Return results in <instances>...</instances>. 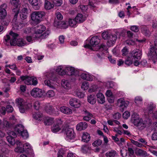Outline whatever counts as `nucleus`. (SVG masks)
I'll return each instance as SVG.
<instances>
[{
	"mask_svg": "<svg viewBox=\"0 0 157 157\" xmlns=\"http://www.w3.org/2000/svg\"><path fill=\"white\" fill-rule=\"evenodd\" d=\"M154 42V45L150 46L147 55L149 59L155 63L157 60V40H155Z\"/></svg>",
	"mask_w": 157,
	"mask_h": 157,
	"instance_id": "obj_5",
	"label": "nucleus"
},
{
	"mask_svg": "<svg viewBox=\"0 0 157 157\" xmlns=\"http://www.w3.org/2000/svg\"><path fill=\"white\" fill-rule=\"evenodd\" d=\"M45 111L47 113L50 115H57L59 114L58 109L51 105H47L45 107Z\"/></svg>",
	"mask_w": 157,
	"mask_h": 157,
	"instance_id": "obj_12",
	"label": "nucleus"
},
{
	"mask_svg": "<svg viewBox=\"0 0 157 157\" xmlns=\"http://www.w3.org/2000/svg\"><path fill=\"white\" fill-rule=\"evenodd\" d=\"M142 32L145 36H149L150 32L148 29L146 27H143L141 28Z\"/></svg>",
	"mask_w": 157,
	"mask_h": 157,
	"instance_id": "obj_36",
	"label": "nucleus"
},
{
	"mask_svg": "<svg viewBox=\"0 0 157 157\" xmlns=\"http://www.w3.org/2000/svg\"><path fill=\"white\" fill-rule=\"evenodd\" d=\"M21 80L24 81V83L27 85L32 84V77H30L27 75L22 76L20 77Z\"/></svg>",
	"mask_w": 157,
	"mask_h": 157,
	"instance_id": "obj_23",
	"label": "nucleus"
},
{
	"mask_svg": "<svg viewBox=\"0 0 157 157\" xmlns=\"http://www.w3.org/2000/svg\"><path fill=\"white\" fill-rule=\"evenodd\" d=\"M32 96L35 98H40L43 95L42 90L38 88H34L30 92Z\"/></svg>",
	"mask_w": 157,
	"mask_h": 157,
	"instance_id": "obj_13",
	"label": "nucleus"
},
{
	"mask_svg": "<svg viewBox=\"0 0 157 157\" xmlns=\"http://www.w3.org/2000/svg\"><path fill=\"white\" fill-rule=\"evenodd\" d=\"M82 151L84 153H86L88 152L91 149L88 145H83L82 147Z\"/></svg>",
	"mask_w": 157,
	"mask_h": 157,
	"instance_id": "obj_37",
	"label": "nucleus"
},
{
	"mask_svg": "<svg viewBox=\"0 0 157 157\" xmlns=\"http://www.w3.org/2000/svg\"><path fill=\"white\" fill-rule=\"evenodd\" d=\"M8 136L6 137L7 141L10 144L14 145L15 143L14 138L17 137L16 134L13 131H9L8 132Z\"/></svg>",
	"mask_w": 157,
	"mask_h": 157,
	"instance_id": "obj_11",
	"label": "nucleus"
},
{
	"mask_svg": "<svg viewBox=\"0 0 157 157\" xmlns=\"http://www.w3.org/2000/svg\"><path fill=\"white\" fill-rule=\"evenodd\" d=\"M11 4L13 5L12 9V14L14 16L12 21V25L15 29H19V26L17 21L18 15L20 12V4L19 0H10Z\"/></svg>",
	"mask_w": 157,
	"mask_h": 157,
	"instance_id": "obj_2",
	"label": "nucleus"
},
{
	"mask_svg": "<svg viewBox=\"0 0 157 157\" xmlns=\"http://www.w3.org/2000/svg\"><path fill=\"white\" fill-rule=\"evenodd\" d=\"M20 135L25 139L29 137V135L26 130H24Z\"/></svg>",
	"mask_w": 157,
	"mask_h": 157,
	"instance_id": "obj_51",
	"label": "nucleus"
},
{
	"mask_svg": "<svg viewBox=\"0 0 157 157\" xmlns=\"http://www.w3.org/2000/svg\"><path fill=\"white\" fill-rule=\"evenodd\" d=\"M13 108L11 105H8L7 106L6 110L8 113H11L13 111Z\"/></svg>",
	"mask_w": 157,
	"mask_h": 157,
	"instance_id": "obj_62",
	"label": "nucleus"
},
{
	"mask_svg": "<svg viewBox=\"0 0 157 157\" xmlns=\"http://www.w3.org/2000/svg\"><path fill=\"white\" fill-rule=\"evenodd\" d=\"M88 126L86 123L85 122H81L79 123L77 125L76 128L77 130L81 131L85 129Z\"/></svg>",
	"mask_w": 157,
	"mask_h": 157,
	"instance_id": "obj_24",
	"label": "nucleus"
},
{
	"mask_svg": "<svg viewBox=\"0 0 157 157\" xmlns=\"http://www.w3.org/2000/svg\"><path fill=\"white\" fill-rule=\"evenodd\" d=\"M128 157H136L134 154V151L133 149L131 147H128Z\"/></svg>",
	"mask_w": 157,
	"mask_h": 157,
	"instance_id": "obj_43",
	"label": "nucleus"
},
{
	"mask_svg": "<svg viewBox=\"0 0 157 157\" xmlns=\"http://www.w3.org/2000/svg\"><path fill=\"white\" fill-rule=\"evenodd\" d=\"M61 84L62 86L66 89H68L70 87V85L68 81L65 79L62 80Z\"/></svg>",
	"mask_w": 157,
	"mask_h": 157,
	"instance_id": "obj_31",
	"label": "nucleus"
},
{
	"mask_svg": "<svg viewBox=\"0 0 157 157\" xmlns=\"http://www.w3.org/2000/svg\"><path fill=\"white\" fill-rule=\"evenodd\" d=\"M40 102L38 101H35L33 104L34 108L36 110L39 109L40 107Z\"/></svg>",
	"mask_w": 157,
	"mask_h": 157,
	"instance_id": "obj_59",
	"label": "nucleus"
},
{
	"mask_svg": "<svg viewBox=\"0 0 157 157\" xmlns=\"http://www.w3.org/2000/svg\"><path fill=\"white\" fill-rule=\"evenodd\" d=\"M131 142L134 144L139 147H141L143 146L142 144L140 143L137 141L133 140H131Z\"/></svg>",
	"mask_w": 157,
	"mask_h": 157,
	"instance_id": "obj_58",
	"label": "nucleus"
},
{
	"mask_svg": "<svg viewBox=\"0 0 157 157\" xmlns=\"http://www.w3.org/2000/svg\"><path fill=\"white\" fill-rule=\"evenodd\" d=\"M116 151L114 150H111L110 151H108L105 154L106 157H114L117 155Z\"/></svg>",
	"mask_w": 157,
	"mask_h": 157,
	"instance_id": "obj_35",
	"label": "nucleus"
},
{
	"mask_svg": "<svg viewBox=\"0 0 157 157\" xmlns=\"http://www.w3.org/2000/svg\"><path fill=\"white\" fill-rule=\"evenodd\" d=\"M121 52L123 56H126L128 54L129 51L127 48L125 47L122 50Z\"/></svg>",
	"mask_w": 157,
	"mask_h": 157,
	"instance_id": "obj_49",
	"label": "nucleus"
},
{
	"mask_svg": "<svg viewBox=\"0 0 157 157\" xmlns=\"http://www.w3.org/2000/svg\"><path fill=\"white\" fill-rule=\"evenodd\" d=\"M82 114L83 115V119L85 121H89L93 117L92 114L86 109L83 110Z\"/></svg>",
	"mask_w": 157,
	"mask_h": 157,
	"instance_id": "obj_19",
	"label": "nucleus"
},
{
	"mask_svg": "<svg viewBox=\"0 0 157 157\" xmlns=\"http://www.w3.org/2000/svg\"><path fill=\"white\" fill-rule=\"evenodd\" d=\"M1 19V22L2 25L3 26L8 25L10 22V20L7 18H4Z\"/></svg>",
	"mask_w": 157,
	"mask_h": 157,
	"instance_id": "obj_39",
	"label": "nucleus"
},
{
	"mask_svg": "<svg viewBox=\"0 0 157 157\" xmlns=\"http://www.w3.org/2000/svg\"><path fill=\"white\" fill-rule=\"evenodd\" d=\"M130 114L128 111H126L124 112L123 114V117L124 119H127L130 116Z\"/></svg>",
	"mask_w": 157,
	"mask_h": 157,
	"instance_id": "obj_63",
	"label": "nucleus"
},
{
	"mask_svg": "<svg viewBox=\"0 0 157 157\" xmlns=\"http://www.w3.org/2000/svg\"><path fill=\"white\" fill-rule=\"evenodd\" d=\"M75 20L77 22L79 23H82L86 19L83 16V15L80 13L78 14L75 17Z\"/></svg>",
	"mask_w": 157,
	"mask_h": 157,
	"instance_id": "obj_28",
	"label": "nucleus"
},
{
	"mask_svg": "<svg viewBox=\"0 0 157 157\" xmlns=\"http://www.w3.org/2000/svg\"><path fill=\"white\" fill-rule=\"evenodd\" d=\"M57 25L58 26L61 25V26L65 29L67 27L68 25L67 23L66 22H57Z\"/></svg>",
	"mask_w": 157,
	"mask_h": 157,
	"instance_id": "obj_50",
	"label": "nucleus"
},
{
	"mask_svg": "<svg viewBox=\"0 0 157 157\" xmlns=\"http://www.w3.org/2000/svg\"><path fill=\"white\" fill-rule=\"evenodd\" d=\"M54 118H49L47 119L46 123V124L49 125L52 124L54 122Z\"/></svg>",
	"mask_w": 157,
	"mask_h": 157,
	"instance_id": "obj_61",
	"label": "nucleus"
},
{
	"mask_svg": "<svg viewBox=\"0 0 157 157\" xmlns=\"http://www.w3.org/2000/svg\"><path fill=\"white\" fill-rule=\"evenodd\" d=\"M69 25L71 27H74L76 25L77 22L76 20L72 19H70L68 21Z\"/></svg>",
	"mask_w": 157,
	"mask_h": 157,
	"instance_id": "obj_45",
	"label": "nucleus"
},
{
	"mask_svg": "<svg viewBox=\"0 0 157 157\" xmlns=\"http://www.w3.org/2000/svg\"><path fill=\"white\" fill-rule=\"evenodd\" d=\"M44 7L46 9L49 10L53 7L54 5L52 4L50 2L47 1L45 2Z\"/></svg>",
	"mask_w": 157,
	"mask_h": 157,
	"instance_id": "obj_44",
	"label": "nucleus"
},
{
	"mask_svg": "<svg viewBox=\"0 0 157 157\" xmlns=\"http://www.w3.org/2000/svg\"><path fill=\"white\" fill-rule=\"evenodd\" d=\"M155 105L153 104L149 105L148 107V113L150 114L152 113L153 112V109L155 108Z\"/></svg>",
	"mask_w": 157,
	"mask_h": 157,
	"instance_id": "obj_48",
	"label": "nucleus"
},
{
	"mask_svg": "<svg viewBox=\"0 0 157 157\" xmlns=\"http://www.w3.org/2000/svg\"><path fill=\"white\" fill-rule=\"evenodd\" d=\"M6 145V142L0 138V149L2 152H3L5 151V148Z\"/></svg>",
	"mask_w": 157,
	"mask_h": 157,
	"instance_id": "obj_33",
	"label": "nucleus"
},
{
	"mask_svg": "<svg viewBox=\"0 0 157 157\" xmlns=\"http://www.w3.org/2000/svg\"><path fill=\"white\" fill-rule=\"evenodd\" d=\"M56 72L60 75H63L65 74V70L63 69L62 67L61 66L58 67L56 69Z\"/></svg>",
	"mask_w": 157,
	"mask_h": 157,
	"instance_id": "obj_34",
	"label": "nucleus"
},
{
	"mask_svg": "<svg viewBox=\"0 0 157 157\" xmlns=\"http://www.w3.org/2000/svg\"><path fill=\"white\" fill-rule=\"evenodd\" d=\"M24 130V126L21 124L17 125L15 128V131L20 134Z\"/></svg>",
	"mask_w": 157,
	"mask_h": 157,
	"instance_id": "obj_30",
	"label": "nucleus"
},
{
	"mask_svg": "<svg viewBox=\"0 0 157 157\" xmlns=\"http://www.w3.org/2000/svg\"><path fill=\"white\" fill-rule=\"evenodd\" d=\"M66 138L68 140H70L75 138V134L73 129L71 128L66 127L65 130Z\"/></svg>",
	"mask_w": 157,
	"mask_h": 157,
	"instance_id": "obj_9",
	"label": "nucleus"
},
{
	"mask_svg": "<svg viewBox=\"0 0 157 157\" xmlns=\"http://www.w3.org/2000/svg\"><path fill=\"white\" fill-rule=\"evenodd\" d=\"M125 44L129 45H133L135 44V42L132 40H127L125 42Z\"/></svg>",
	"mask_w": 157,
	"mask_h": 157,
	"instance_id": "obj_60",
	"label": "nucleus"
},
{
	"mask_svg": "<svg viewBox=\"0 0 157 157\" xmlns=\"http://www.w3.org/2000/svg\"><path fill=\"white\" fill-rule=\"evenodd\" d=\"M81 78L90 81L92 80L91 77L86 74L82 73L81 74Z\"/></svg>",
	"mask_w": 157,
	"mask_h": 157,
	"instance_id": "obj_41",
	"label": "nucleus"
},
{
	"mask_svg": "<svg viewBox=\"0 0 157 157\" xmlns=\"http://www.w3.org/2000/svg\"><path fill=\"white\" fill-rule=\"evenodd\" d=\"M117 38V37L115 35H110L107 39L108 40L106 43L107 46L110 47L113 45L115 43Z\"/></svg>",
	"mask_w": 157,
	"mask_h": 157,
	"instance_id": "obj_20",
	"label": "nucleus"
},
{
	"mask_svg": "<svg viewBox=\"0 0 157 157\" xmlns=\"http://www.w3.org/2000/svg\"><path fill=\"white\" fill-rule=\"evenodd\" d=\"M131 121L135 126L140 127V128L141 129H143L146 126V122L143 121L142 119L140 118L139 116L137 114L132 115Z\"/></svg>",
	"mask_w": 157,
	"mask_h": 157,
	"instance_id": "obj_6",
	"label": "nucleus"
},
{
	"mask_svg": "<svg viewBox=\"0 0 157 157\" xmlns=\"http://www.w3.org/2000/svg\"><path fill=\"white\" fill-rule=\"evenodd\" d=\"M60 110L64 113L67 114H70L72 113V110L66 106H62L60 108Z\"/></svg>",
	"mask_w": 157,
	"mask_h": 157,
	"instance_id": "obj_26",
	"label": "nucleus"
},
{
	"mask_svg": "<svg viewBox=\"0 0 157 157\" xmlns=\"http://www.w3.org/2000/svg\"><path fill=\"white\" fill-rule=\"evenodd\" d=\"M16 102L19 107V110L21 113H24L25 110L28 109L30 107V105L21 98L17 99Z\"/></svg>",
	"mask_w": 157,
	"mask_h": 157,
	"instance_id": "obj_8",
	"label": "nucleus"
},
{
	"mask_svg": "<svg viewBox=\"0 0 157 157\" xmlns=\"http://www.w3.org/2000/svg\"><path fill=\"white\" fill-rule=\"evenodd\" d=\"M46 76L48 79L45 80V84L50 88L55 89L56 86L53 82L56 79L55 75L53 73H50L47 74Z\"/></svg>",
	"mask_w": 157,
	"mask_h": 157,
	"instance_id": "obj_7",
	"label": "nucleus"
},
{
	"mask_svg": "<svg viewBox=\"0 0 157 157\" xmlns=\"http://www.w3.org/2000/svg\"><path fill=\"white\" fill-rule=\"evenodd\" d=\"M90 138L89 134L87 132H84L82 136V140L84 142L86 143L89 141Z\"/></svg>",
	"mask_w": 157,
	"mask_h": 157,
	"instance_id": "obj_29",
	"label": "nucleus"
},
{
	"mask_svg": "<svg viewBox=\"0 0 157 157\" xmlns=\"http://www.w3.org/2000/svg\"><path fill=\"white\" fill-rule=\"evenodd\" d=\"M89 84L88 82L85 81L83 82L81 85V88L84 90H87L89 87Z\"/></svg>",
	"mask_w": 157,
	"mask_h": 157,
	"instance_id": "obj_46",
	"label": "nucleus"
},
{
	"mask_svg": "<svg viewBox=\"0 0 157 157\" xmlns=\"http://www.w3.org/2000/svg\"><path fill=\"white\" fill-rule=\"evenodd\" d=\"M25 7H24L19 12V15L21 20H24L26 19L28 17V14L27 7L29 8V5L25 4Z\"/></svg>",
	"mask_w": 157,
	"mask_h": 157,
	"instance_id": "obj_14",
	"label": "nucleus"
},
{
	"mask_svg": "<svg viewBox=\"0 0 157 157\" xmlns=\"http://www.w3.org/2000/svg\"><path fill=\"white\" fill-rule=\"evenodd\" d=\"M110 35L107 32H105L102 33V38L105 40H107L109 36Z\"/></svg>",
	"mask_w": 157,
	"mask_h": 157,
	"instance_id": "obj_54",
	"label": "nucleus"
},
{
	"mask_svg": "<svg viewBox=\"0 0 157 157\" xmlns=\"http://www.w3.org/2000/svg\"><path fill=\"white\" fill-rule=\"evenodd\" d=\"M46 15L44 11H36L33 12L31 15V19L34 24H37L42 21V17Z\"/></svg>",
	"mask_w": 157,
	"mask_h": 157,
	"instance_id": "obj_4",
	"label": "nucleus"
},
{
	"mask_svg": "<svg viewBox=\"0 0 157 157\" xmlns=\"http://www.w3.org/2000/svg\"><path fill=\"white\" fill-rule=\"evenodd\" d=\"M102 143V141L100 139H98L95 140L92 144V145L94 147H98L100 146Z\"/></svg>",
	"mask_w": 157,
	"mask_h": 157,
	"instance_id": "obj_47",
	"label": "nucleus"
},
{
	"mask_svg": "<svg viewBox=\"0 0 157 157\" xmlns=\"http://www.w3.org/2000/svg\"><path fill=\"white\" fill-rule=\"evenodd\" d=\"M96 96L98 102L101 104H103L105 102V97L101 93H99L97 94Z\"/></svg>",
	"mask_w": 157,
	"mask_h": 157,
	"instance_id": "obj_25",
	"label": "nucleus"
},
{
	"mask_svg": "<svg viewBox=\"0 0 157 157\" xmlns=\"http://www.w3.org/2000/svg\"><path fill=\"white\" fill-rule=\"evenodd\" d=\"M46 29L45 27L43 25H39L35 27L34 34L33 35V37L37 40H42L47 38L49 35L50 32L49 30H47L43 34L39 36L37 35L42 33Z\"/></svg>",
	"mask_w": 157,
	"mask_h": 157,
	"instance_id": "obj_3",
	"label": "nucleus"
},
{
	"mask_svg": "<svg viewBox=\"0 0 157 157\" xmlns=\"http://www.w3.org/2000/svg\"><path fill=\"white\" fill-rule=\"evenodd\" d=\"M60 126L59 125H54L51 128L52 131L53 132H58L60 129Z\"/></svg>",
	"mask_w": 157,
	"mask_h": 157,
	"instance_id": "obj_40",
	"label": "nucleus"
},
{
	"mask_svg": "<svg viewBox=\"0 0 157 157\" xmlns=\"http://www.w3.org/2000/svg\"><path fill=\"white\" fill-rule=\"evenodd\" d=\"M7 5L6 4L4 3L0 6V18L2 19L4 18L7 15V12L6 9L7 8Z\"/></svg>",
	"mask_w": 157,
	"mask_h": 157,
	"instance_id": "obj_18",
	"label": "nucleus"
},
{
	"mask_svg": "<svg viewBox=\"0 0 157 157\" xmlns=\"http://www.w3.org/2000/svg\"><path fill=\"white\" fill-rule=\"evenodd\" d=\"M53 3L57 6H60L62 3V0H53Z\"/></svg>",
	"mask_w": 157,
	"mask_h": 157,
	"instance_id": "obj_55",
	"label": "nucleus"
},
{
	"mask_svg": "<svg viewBox=\"0 0 157 157\" xmlns=\"http://www.w3.org/2000/svg\"><path fill=\"white\" fill-rule=\"evenodd\" d=\"M69 104L71 105L75 108H78L80 106L79 101L76 98H73L71 99Z\"/></svg>",
	"mask_w": 157,
	"mask_h": 157,
	"instance_id": "obj_22",
	"label": "nucleus"
},
{
	"mask_svg": "<svg viewBox=\"0 0 157 157\" xmlns=\"http://www.w3.org/2000/svg\"><path fill=\"white\" fill-rule=\"evenodd\" d=\"M100 40L97 36H94L92 37L90 40V45L89 44H87L85 45L84 47L85 48H90L91 46L94 47L97 45L99 42Z\"/></svg>",
	"mask_w": 157,
	"mask_h": 157,
	"instance_id": "obj_17",
	"label": "nucleus"
},
{
	"mask_svg": "<svg viewBox=\"0 0 157 157\" xmlns=\"http://www.w3.org/2000/svg\"><path fill=\"white\" fill-rule=\"evenodd\" d=\"M142 100V99L141 97H136L135 99V102L137 105H139V104L140 103Z\"/></svg>",
	"mask_w": 157,
	"mask_h": 157,
	"instance_id": "obj_52",
	"label": "nucleus"
},
{
	"mask_svg": "<svg viewBox=\"0 0 157 157\" xmlns=\"http://www.w3.org/2000/svg\"><path fill=\"white\" fill-rule=\"evenodd\" d=\"M23 147L24 148L25 151H29L32 150L29 144L28 143H26L24 144Z\"/></svg>",
	"mask_w": 157,
	"mask_h": 157,
	"instance_id": "obj_53",
	"label": "nucleus"
},
{
	"mask_svg": "<svg viewBox=\"0 0 157 157\" xmlns=\"http://www.w3.org/2000/svg\"><path fill=\"white\" fill-rule=\"evenodd\" d=\"M118 105L120 107V110L122 112H123L124 108H126L129 104V102L125 101L123 98L119 99L117 101Z\"/></svg>",
	"mask_w": 157,
	"mask_h": 157,
	"instance_id": "obj_10",
	"label": "nucleus"
},
{
	"mask_svg": "<svg viewBox=\"0 0 157 157\" xmlns=\"http://www.w3.org/2000/svg\"><path fill=\"white\" fill-rule=\"evenodd\" d=\"M23 146V145H21V146L17 147L15 149V151L18 153H23L25 151Z\"/></svg>",
	"mask_w": 157,
	"mask_h": 157,
	"instance_id": "obj_42",
	"label": "nucleus"
},
{
	"mask_svg": "<svg viewBox=\"0 0 157 157\" xmlns=\"http://www.w3.org/2000/svg\"><path fill=\"white\" fill-rule=\"evenodd\" d=\"M47 97L50 98L53 97L55 95V92L52 90H49L46 94Z\"/></svg>",
	"mask_w": 157,
	"mask_h": 157,
	"instance_id": "obj_57",
	"label": "nucleus"
},
{
	"mask_svg": "<svg viewBox=\"0 0 157 157\" xmlns=\"http://www.w3.org/2000/svg\"><path fill=\"white\" fill-rule=\"evenodd\" d=\"M33 116L34 119L38 121H40L42 119V115L41 113L39 112L35 113L33 114Z\"/></svg>",
	"mask_w": 157,
	"mask_h": 157,
	"instance_id": "obj_32",
	"label": "nucleus"
},
{
	"mask_svg": "<svg viewBox=\"0 0 157 157\" xmlns=\"http://www.w3.org/2000/svg\"><path fill=\"white\" fill-rule=\"evenodd\" d=\"M135 153L137 156L147 157L149 155L146 151L139 148H137L136 149L135 151Z\"/></svg>",
	"mask_w": 157,
	"mask_h": 157,
	"instance_id": "obj_21",
	"label": "nucleus"
},
{
	"mask_svg": "<svg viewBox=\"0 0 157 157\" xmlns=\"http://www.w3.org/2000/svg\"><path fill=\"white\" fill-rule=\"evenodd\" d=\"M131 54V57L132 59L139 60L141 59L142 52L136 49L132 51Z\"/></svg>",
	"mask_w": 157,
	"mask_h": 157,
	"instance_id": "obj_15",
	"label": "nucleus"
},
{
	"mask_svg": "<svg viewBox=\"0 0 157 157\" xmlns=\"http://www.w3.org/2000/svg\"><path fill=\"white\" fill-rule=\"evenodd\" d=\"M88 102L92 105L94 104L96 102V100L94 96L90 95L88 98Z\"/></svg>",
	"mask_w": 157,
	"mask_h": 157,
	"instance_id": "obj_38",
	"label": "nucleus"
},
{
	"mask_svg": "<svg viewBox=\"0 0 157 157\" xmlns=\"http://www.w3.org/2000/svg\"><path fill=\"white\" fill-rule=\"evenodd\" d=\"M18 34L11 31L9 35H7L4 38L6 41L8 42L10 40L11 45H17L19 47L24 46L25 44V42L22 38H18Z\"/></svg>",
	"mask_w": 157,
	"mask_h": 157,
	"instance_id": "obj_1",
	"label": "nucleus"
},
{
	"mask_svg": "<svg viewBox=\"0 0 157 157\" xmlns=\"http://www.w3.org/2000/svg\"><path fill=\"white\" fill-rule=\"evenodd\" d=\"M41 4V0H33L32 5L35 9L38 10Z\"/></svg>",
	"mask_w": 157,
	"mask_h": 157,
	"instance_id": "obj_27",
	"label": "nucleus"
},
{
	"mask_svg": "<svg viewBox=\"0 0 157 157\" xmlns=\"http://www.w3.org/2000/svg\"><path fill=\"white\" fill-rule=\"evenodd\" d=\"M65 74L70 76H75L78 74V71L72 67H66L65 69Z\"/></svg>",
	"mask_w": 157,
	"mask_h": 157,
	"instance_id": "obj_16",
	"label": "nucleus"
},
{
	"mask_svg": "<svg viewBox=\"0 0 157 157\" xmlns=\"http://www.w3.org/2000/svg\"><path fill=\"white\" fill-rule=\"evenodd\" d=\"M121 117V115L120 113H115L113 116V118L116 120L119 119Z\"/></svg>",
	"mask_w": 157,
	"mask_h": 157,
	"instance_id": "obj_64",
	"label": "nucleus"
},
{
	"mask_svg": "<svg viewBox=\"0 0 157 157\" xmlns=\"http://www.w3.org/2000/svg\"><path fill=\"white\" fill-rule=\"evenodd\" d=\"M56 17L59 20H61L63 18V16L59 11H56Z\"/></svg>",
	"mask_w": 157,
	"mask_h": 157,
	"instance_id": "obj_56",
	"label": "nucleus"
}]
</instances>
